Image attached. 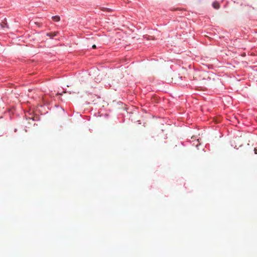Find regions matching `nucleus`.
Instances as JSON below:
<instances>
[{
    "label": "nucleus",
    "instance_id": "nucleus-1",
    "mask_svg": "<svg viewBox=\"0 0 257 257\" xmlns=\"http://www.w3.org/2000/svg\"><path fill=\"white\" fill-rule=\"evenodd\" d=\"M212 6L215 9H218L220 8V5L218 2H214L212 4Z\"/></svg>",
    "mask_w": 257,
    "mask_h": 257
},
{
    "label": "nucleus",
    "instance_id": "nucleus-2",
    "mask_svg": "<svg viewBox=\"0 0 257 257\" xmlns=\"http://www.w3.org/2000/svg\"><path fill=\"white\" fill-rule=\"evenodd\" d=\"M57 33H56V32H54L53 33H47V35L48 36L50 37L51 38H53L54 37H55V36L57 35Z\"/></svg>",
    "mask_w": 257,
    "mask_h": 257
},
{
    "label": "nucleus",
    "instance_id": "nucleus-3",
    "mask_svg": "<svg viewBox=\"0 0 257 257\" xmlns=\"http://www.w3.org/2000/svg\"><path fill=\"white\" fill-rule=\"evenodd\" d=\"M53 21L56 22H59L60 20V18L58 16H55L52 17Z\"/></svg>",
    "mask_w": 257,
    "mask_h": 257
},
{
    "label": "nucleus",
    "instance_id": "nucleus-4",
    "mask_svg": "<svg viewBox=\"0 0 257 257\" xmlns=\"http://www.w3.org/2000/svg\"><path fill=\"white\" fill-rule=\"evenodd\" d=\"M1 26L2 28H8L7 24L6 23H5V22H3L1 23Z\"/></svg>",
    "mask_w": 257,
    "mask_h": 257
},
{
    "label": "nucleus",
    "instance_id": "nucleus-5",
    "mask_svg": "<svg viewBox=\"0 0 257 257\" xmlns=\"http://www.w3.org/2000/svg\"><path fill=\"white\" fill-rule=\"evenodd\" d=\"M92 47L93 49H95L96 46L95 45H93Z\"/></svg>",
    "mask_w": 257,
    "mask_h": 257
},
{
    "label": "nucleus",
    "instance_id": "nucleus-6",
    "mask_svg": "<svg viewBox=\"0 0 257 257\" xmlns=\"http://www.w3.org/2000/svg\"><path fill=\"white\" fill-rule=\"evenodd\" d=\"M254 151H255V153L257 154V150L256 149H254Z\"/></svg>",
    "mask_w": 257,
    "mask_h": 257
}]
</instances>
